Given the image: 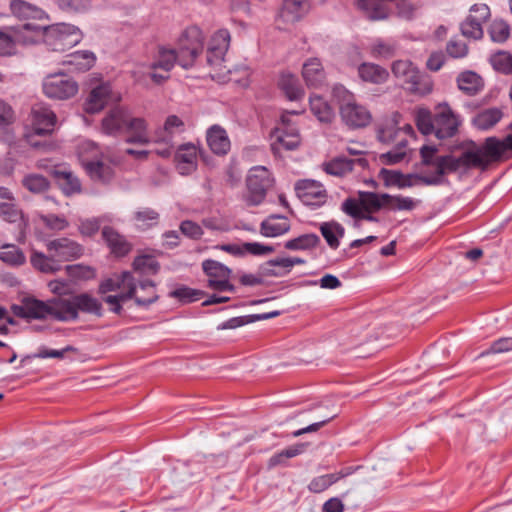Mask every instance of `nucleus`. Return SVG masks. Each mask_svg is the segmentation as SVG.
<instances>
[{"label":"nucleus","instance_id":"1","mask_svg":"<svg viewBox=\"0 0 512 512\" xmlns=\"http://www.w3.org/2000/svg\"><path fill=\"white\" fill-rule=\"evenodd\" d=\"M203 43L204 36L201 29L197 26L187 27L177 40V49L159 48L155 61L149 65L137 66L133 71V76L137 81H140V74L144 73L145 69H161L168 73L175 64L184 69H189L202 52Z\"/></svg>","mask_w":512,"mask_h":512},{"label":"nucleus","instance_id":"2","mask_svg":"<svg viewBox=\"0 0 512 512\" xmlns=\"http://www.w3.org/2000/svg\"><path fill=\"white\" fill-rule=\"evenodd\" d=\"M99 291L103 294L119 291L118 294L108 295L104 301L110 306V310L114 313H120L122 305L128 300L133 299L139 307H148L158 300L155 284L149 280L139 281L133 273L124 271L115 274L103 281L99 287Z\"/></svg>","mask_w":512,"mask_h":512},{"label":"nucleus","instance_id":"3","mask_svg":"<svg viewBox=\"0 0 512 512\" xmlns=\"http://www.w3.org/2000/svg\"><path fill=\"white\" fill-rule=\"evenodd\" d=\"M512 152V135L504 139L488 137L482 145L472 142L459 157L447 156L438 161L440 173L454 172L471 167H487Z\"/></svg>","mask_w":512,"mask_h":512},{"label":"nucleus","instance_id":"4","mask_svg":"<svg viewBox=\"0 0 512 512\" xmlns=\"http://www.w3.org/2000/svg\"><path fill=\"white\" fill-rule=\"evenodd\" d=\"M332 95L339 105L342 121L351 128L367 126L371 121L369 110L359 104L353 93L343 85L337 84L332 89Z\"/></svg>","mask_w":512,"mask_h":512},{"label":"nucleus","instance_id":"5","mask_svg":"<svg viewBox=\"0 0 512 512\" xmlns=\"http://www.w3.org/2000/svg\"><path fill=\"white\" fill-rule=\"evenodd\" d=\"M81 165L91 179L108 182L113 176L112 166L105 160L100 148L90 140L82 141L78 146Z\"/></svg>","mask_w":512,"mask_h":512},{"label":"nucleus","instance_id":"6","mask_svg":"<svg viewBox=\"0 0 512 512\" xmlns=\"http://www.w3.org/2000/svg\"><path fill=\"white\" fill-rule=\"evenodd\" d=\"M394 77L410 92L427 95L433 89V81L409 60H397L391 67Z\"/></svg>","mask_w":512,"mask_h":512},{"label":"nucleus","instance_id":"7","mask_svg":"<svg viewBox=\"0 0 512 512\" xmlns=\"http://www.w3.org/2000/svg\"><path fill=\"white\" fill-rule=\"evenodd\" d=\"M230 46V33L227 29H219L210 39L207 49V64L212 68L211 77L219 82L228 80L230 70L225 65V55Z\"/></svg>","mask_w":512,"mask_h":512},{"label":"nucleus","instance_id":"8","mask_svg":"<svg viewBox=\"0 0 512 512\" xmlns=\"http://www.w3.org/2000/svg\"><path fill=\"white\" fill-rule=\"evenodd\" d=\"M43 27L42 42L52 51H64L76 46L83 38L81 30L72 24L57 23Z\"/></svg>","mask_w":512,"mask_h":512},{"label":"nucleus","instance_id":"9","mask_svg":"<svg viewBox=\"0 0 512 512\" xmlns=\"http://www.w3.org/2000/svg\"><path fill=\"white\" fill-rule=\"evenodd\" d=\"M297 111H286L281 115L280 123L271 134V148L278 154L282 150H295L301 143V136L293 117Z\"/></svg>","mask_w":512,"mask_h":512},{"label":"nucleus","instance_id":"10","mask_svg":"<svg viewBox=\"0 0 512 512\" xmlns=\"http://www.w3.org/2000/svg\"><path fill=\"white\" fill-rule=\"evenodd\" d=\"M274 179L265 166L252 167L246 177L247 192L244 201L248 206H258L263 203L267 191L272 187Z\"/></svg>","mask_w":512,"mask_h":512},{"label":"nucleus","instance_id":"11","mask_svg":"<svg viewBox=\"0 0 512 512\" xmlns=\"http://www.w3.org/2000/svg\"><path fill=\"white\" fill-rule=\"evenodd\" d=\"M42 89L50 99L65 100L77 94L78 84L66 74L52 73L44 77Z\"/></svg>","mask_w":512,"mask_h":512},{"label":"nucleus","instance_id":"12","mask_svg":"<svg viewBox=\"0 0 512 512\" xmlns=\"http://www.w3.org/2000/svg\"><path fill=\"white\" fill-rule=\"evenodd\" d=\"M461 124V116L454 112L447 102H441L435 106L434 135L438 139L444 140L454 137Z\"/></svg>","mask_w":512,"mask_h":512},{"label":"nucleus","instance_id":"13","mask_svg":"<svg viewBox=\"0 0 512 512\" xmlns=\"http://www.w3.org/2000/svg\"><path fill=\"white\" fill-rule=\"evenodd\" d=\"M202 268L208 277V286L217 291H233L234 286L230 283L231 269L226 265L215 261L205 260Z\"/></svg>","mask_w":512,"mask_h":512},{"label":"nucleus","instance_id":"14","mask_svg":"<svg viewBox=\"0 0 512 512\" xmlns=\"http://www.w3.org/2000/svg\"><path fill=\"white\" fill-rule=\"evenodd\" d=\"M184 131L183 121L176 115L167 117L162 128L156 130L153 140L157 143H163L165 148L157 150V154L162 157H168L171 154L174 144V138Z\"/></svg>","mask_w":512,"mask_h":512},{"label":"nucleus","instance_id":"15","mask_svg":"<svg viewBox=\"0 0 512 512\" xmlns=\"http://www.w3.org/2000/svg\"><path fill=\"white\" fill-rule=\"evenodd\" d=\"M11 310L15 316L23 319L44 320L50 317V300L42 301L34 297H24L21 304H14Z\"/></svg>","mask_w":512,"mask_h":512},{"label":"nucleus","instance_id":"16","mask_svg":"<svg viewBox=\"0 0 512 512\" xmlns=\"http://www.w3.org/2000/svg\"><path fill=\"white\" fill-rule=\"evenodd\" d=\"M295 189L297 196L306 206L319 207L327 200V192L318 181L310 179L298 181Z\"/></svg>","mask_w":512,"mask_h":512},{"label":"nucleus","instance_id":"17","mask_svg":"<svg viewBox=\"0 0 512 512\" xmlns=\"http://www.w3.org/2000/svg\"><path fill=\"white\" fill-rule=\"evenodd\" d=\"M47 252L61 265L62 262L72 261L82 255V247L69 238L49 240L45 244Z\"/></svg>","mask_w":512,"mask_h":512},{"label":"nucleus","instance_id":"18","mask_svg":"<svg viewBox=\"0 0 512 512\" xmlns=\"http://www.w3.org/2000/svg\"><path fill=\"white\" fill-rule=\"evenodd\" d=\"M55 113L47 106L36 105L31 112V132L35 135L51 134L56 126Z\"/></svg>","mask_w":512,"mask_h":512},{"label":"nucleus","instance_id":"19","mask_svg":"<svg viewBox=\"0 0 512 512\" xmlns=\"http://www.w3.org/2000/svg\"><path fill=\"white\" fill-rule=\"evenodd\" d=\"M10 27L17 53L19 52V47H28L42 42L44 32L41 25L25 23Z\"/></svg>","mask_w":512,"mask_h":512},{"label":"nucleus","instance_id":"20","mask_svg":"<svg viewBox=\"0 0 512 512\" xmlns=\"http://www.w3.org/2000/svg\"><path fill=\"white\" fill-rule=\"evenodd\" d=\"M198 154L199 149L193 143H184L177 148L174 161L179 174L190 175L197 169Z\"/></svg>","mask_w":512,"mask_h":512},{"label":"nucleus","instance_id":"21","mask_svg":"<svg viewBox=\"0 0 512 512\" xmlns=\"http://www.w3.org/2000/svg\"><path fill=\"white\" fill-rule=\"evenodd\" d=\"M118 100L119 96L112 92L110 84L101 83L91 90L85 102V111L87 113H97L109 103Z\"/></svg>","mask_w":512,"mask_h":512},{"label":"nucleus","instance_id":"22","mask_svg":"<svg viewBox=\"0 0 512 512\" xmlns=\"http://www.w3.org/2000/svg\"><path fill=\"white\" fill-rule=\"evenodd\" d=\"M311 8V0H284L278 21L294 24L303 19Z\"/></svg>","mask_w":512,"mask_h":512},{"label":"nucleus","instance_id":"23","mask_svg":"<svg viewBox=\"0 0 512 512\" xmlns=\"http://www.w3.org/2000/svg\"><path fill=\"white\" fill-rule=\"evenodd\" d=\"M130 112L124 107L111 109L102 120V132L107 135L123 134Z\"/></svg>","mask_w":512,"mask_h":512},{"label":"nucleus","instance_id":"24","mask_svg":"<svg viewBox=\"0 0 512 512\" xmlns=\"http://www.w3.org/2000/svg\"><path fill=\"white\" fill-rule=\"evenodd\" d=\"M124 133L127 135L126 141L128 143L146 145L152 140L146 120L141 117H133L131 114Z\"/></svg>","mask_w":512,"mask_h":512},{"label":"nucleus","instance_id":"25","mask_svg":"<svg viewBox=\"0 0 512 512\" xmlns=\"http://www.w3.org/2000/svg\"><path fill=\"white\" fill-rule=\"evenodd\" d=\"M50 310V317L61 322L75 321L78 319L74 296L50 299Z\"/></svg>","mask_w":512,"mask_h":512},{"label":"nucleus","instance_id":"26","mask_svg":"<svg viewBox=\"0 0 512 512\" xmlns=\"http://www.w3.org/2000/svg\"><path fill=\"white\" fill-rule=\"evenodd\" d=\"M398 115L393 119L387 121L378 131V139L383 143H393L405 136H413L414 129L410 124H405L403 127H398Z\"/></svg>","mask_w":512,"mask_h":512},{"label":"nucleus","instance_id":"27","mask_svg":"<svg viewBox=\"0 0 512 512\" xmlns=\"http://www.w3.org/2000/svg\"><path fill=\"white\" fill-rule=\"evenodd\" d=\"M438 149L435 145H424L420 149V155L422 161L426 165H432L436 169V174L431 177H423V182L427 185H437L440 184L443 180L444 174L447 172L440 173V169L438 167V161L441 158H445V156L437 155ZM448 155H446L447 157Z\"/></svg>","mask_w":512,"mask_h":512},{"label":"nucleus","instance_id":"28","mask_svg":"<svg viewBox=\"0 0 512 512\" xmlns=\"http://www.w3.org/2000/svg\"><path fill=\"white\" fill-rule=\"evenodd\" d=\"M10 11L13 16L21 20H43L48 18L47 13L43 9L25 0H12L10 2Z\"/></svg>","mask_w":512,"mask_h":512},{"label":"nucleus","instance_id":"29","mask_svg":"<svg viewBox=\"0 0 512 512\" xmlns=\"http://www.w3.org/2000/svg\"><path fill=\"white\" fill-rule=\"evenodd\" d=\"M206 139L211 151L217 155H225L230 150L227 132L219 125H213L207 130Z\"/></svg>","mask_w":512,"mask_h":512},{"label":"nucleus","instance_id":"30","mask_svg":"<svg viewBox=\"0 0 512 512\" xmlns=\"http://www.w3.org/2000/svg\"><path fill=\"white\" fill-rule=\"evenodd\" d=\"M302 75L308 87L319 88L324 85L326 74L319 59L310 58L303 64Z\"/></svg>","mask_w":512,"mask_h":512},{"label":"nucleus","instance_id":"31","mask_svg":"<svg viewBox=\"0 0 512 512\" xmlns=\"http://www.w3.org/2000/svg\"><path fill=\"white\" fill-rule=\"evenodd\" d=\"M290 230L289 220L278 214L268 216L260 225V233L265 237H278Z\"/></svg>","mask_w":512,"mask_h":512},{"label":"nucleus","instance_id":"32","mask_svg":"<svg viewBox=\"0 0 512 512\" xmlns=\"http://www.w3.org/2000/svg\"><path fill=\"white\" fill-rule=\"evenodd\" d=\"M102 237L111 252L117 257L125 256L131 250V244L126 238L111 227L102 229Z\"/></svg>","mask_w":512,"mask_h":512},{"label":"nucleus","instance_id":"33","mask_svg":"<svg viewBox=\"0 0 512 512\" xmlns=\"http://www.w3.org/2000/svg\"><path fill=\"white\" fill-rule=\"evenodd\" d=\"M456 81L459 90L469 96L478 94L484 87L482 77L470 70L461 72Z\"/></svg>","mask_w":512,"mask_h":512},{"label":"nucleus","instance_id":"34","mask_svg":"<svg viewBox=\"0 0 512 512\" xmlns=\"http://www.w3.org/2000/svg\"><path fill=\"white\" fill-rule=\"evenodd\" d=\"M503 117V112L497 107L487 108L479 111L472 118V125L481 131L493 128Z\"/></svg>","mask_w":512,"mask_h":512},{"label":"nucleus","instance_id":"35","mask_svg":"<svg viewBox=\"0 0 512 512\" xmlns=\"http://www.w3.org/2000/svg\"><path fill=\"white\" fill-rule=\"evenodd\" d=\"M358 75L364 82L382 84L387 81L389 72L377 64L365 62L359 65Z\"/></svg>","mask_w":512,"mask_h":512},{"label":"nucleus","instance_id":"36","mask_svg":"<svg viewBox=\"0 0 512 512\" xmlns=\"http://www.w3.org/2000/svg\"><path fill=\"white\" fill-rule=\"evenodd\" d=\"M278 85L285 96L291 101H297L304 96V90L297 77L290 72L281 74Z\"/></svg>","mask_w":512,"mask_h":512},{"label":"nucleus","instance_id":"37","mask_svg":"<svg viewBox=\"0 0 512 512\" xmlns=\"http://www.w3.org/2000/svg\"><path fill=\"white\" fill-rule=\"evenodd\" d=\"M30 262L35 269L42 273H55L61 269V265L49 252L45 254L37 250H32Z\"/></svg>","mask_w":512,"mask_h":512},{"label":"nucleus","instance_id":"38","mask_svg":"<svg viewBox=\"0 0 512 512\" xmlns=\"http://www.w3.org/2000/svg\"><path fill=\"white\" fill-rule=\"evenodd\" d=\"M310 110L312 114L322 123H330L335 112L329 103L321 96L311 95L309 98Z\"/></svg>","mask_w":512,"mask_h":512},{"label":"nucleus","instance_id":"39","mask_svg":"<svg viewBox=\"0 0 512 512\" xmlns=\"http://www.w3.org/2000/svg\"><path fill=\"white\" fill-rule=\"evenodd\" d=\"M54 175L64 194L72 195L80 191V181L70 170L58 168L54 171Z\"/></svg>","mask_w":512,"mask_h":512},{"label":"nucleus","instance_id":"40","mask_svg":"<svg viewBox=\"0 0 512 512\" xmlns=\"http://www.w3.org/2000/svg\"><path fill=\"white\" fill-rule=\"evenodd\" d=\"M95 61L94 53L84 50L69 54L64 63L72 66L73 71L83 72L89 70L95 64Z\"/></svg>","mask_w":512,"mask_h":512},{"label":"nucleus","instance_id":"41","mask_svg":"<svg viewBox=\"0 0 512 512\" xmlns=\"http://www.w3.org/2000/svg\"><path fill=\"white\" fill-rule=\"evenodd\" d=\"M76 311L100 316L102 314L101 302L87 293L74 295Z\"/></svg>","mask_w":512,"mask_h":512},{"label":"nucleus","instance_id":"42","mask_svg":"<svg viewBox=\"0 0 512 512\" xmlns=\"http://www.w3.org/2000/svg\"><path fill=\"white\" fill-rule=\"evenodd\" d=\"M0 216L7 222L18 223V227L21 230V233H26L28 222L24 218L23 213L16 207L13 202L0 204Z\"/></svg>","mask_w":512,"mask_h":512},{"label":"nucleus","instance_id":"43","mask_svg":"<svg viewBox=\"0 0 512 512\" xmlns=\"http://www.w3.org/2000/svg\"><path fill=\"white\" fill-rule=\"evenodd\" d=\"M414 119L418 130L423 135H434L435 113L432 114L427 108H417L414 113Z\"/></svg>","mask_w":512,"mask_h":512},{"label":"nucleus","instance_id":"44","mask_svg":"<svg viewBox=\"0 0 512 512\" xmlns=\"http://www.w3.org/2000/svg\"><path fill=\"white\" fill-rule=\"evenodd\" d=\"M0 260L10 266H21L26 262V256L16 245L4 244L0 247Z\"/></svg>","mask_w":512,"mask_h":512},{"label":"nucleus","instance_id":"45","mask_svg":"<svg viewBox=\"0 0 512 512\" xmlns=\"http://www.w3.org/2000/svg\"><path fill=\"white\" fill-rule=\"evenodd\" d=\"M320 231L327 244L336 249L339 246V239L344 235V228L335 221L323 222Z\"/></svg>","mask_w":512,"mask_h":512},{"label":"nucleus","instance_id":"46","mask_svg":"<svg viewBox=\"0 0 512 512\" xmlns=\"http://www.w3.org/2000/svg\"><path fill=\"white\" fill-rule=\"evenodd\" d=\"M319 242L320 238L318 235L314 233H307L286 241L284 247L292 251H304L316 247Z\"/></svg>","mask_w":512,"mask_h":512},{"label":"nucleus","instance_id":"47","mask_svg":"<svg viewBox=\"0 0 512 512\" xmlns=\"http://www.w3.org/2000/svg\"><path fill=\"white\" fill-rule=\"evenodd\" d=\"M354 161L345 157H337L324 164L327 174L342 177L352 171Z\"/></svg>","mask_w":512,"mask_h":512},{"label":"nucleus","instance_id":"48","mask_svg":"<svg viewBox=\"0 0 512 512\" xmlns=\"http://www.w3.org/2000/svg\"><path fill=\"white\" fill-rule=\"evenodd\" d=\"M261 269L267 276L282 277L291 271L290 261L287 257H278L266 262Z\"/></svg>","mask_w":512,"mask_h":512},{"label":"nucleus","instance_id":"49","mask_svg":"<svg viewBox=\"0 0 512 512\" xmlns=\"http://www.w3.org/2000/svg\"><path fill=\"white\" fill-rule=\"evenodd\" d=\"M347 475H349V472H339L321 475L312 479L308 485V488L313 493H320Z\"/></svg>","mask_w":512,"mask_h":512},{"label":"nucleus","instance_id":"50","mask_svg":"<svg viewBox=\"0 0 512 512\" xmlns=\"http://www.w3.org/2000/svg\"><path fill=\"white\" fill-rule=\"evenodd\" d=\"M387 208L391 211H412L420 203L419 200L402 195L387 194Z\"/></svg>","mask_w":512,"mask_h":512},{"label":"nucleus","instance_id":"51","mask_svg":"<svg viewBox=\"0 0 512 512\" xmlns=\"http://www.w3.org/2000/svg\"><path fill=\"white\" fill-rule=\"evenodd\" d=\"M407 139L401 138L397 141L395 147L381 155V160L385 164H396L401 162L406 156Z\"/></svg>","mask_w":512,"mask_h":512},{"label":"nucleus","instance_id":"52","mask_svg":"<svg viewBox=\"0 0 512 512\" xmlns=\"http://www.w3.org/2000/svg\"><path fill=\"white\" fill-rule=\"evenodd\" d=\"M159 264L154 257L150 255L138 256L133 261V269L139 274H155L158 271Z\"/></svg>","mask_w":512,"mask_h":512},{"label":"nucleus","instance_id":"53","mask_svg":"<svg viewBox=\"0 0 512 512\" xmlns=\"http://www.w3.org/2000/svg\"><path fill=\"white\" fill-rule=\"evenodd\" d=\"M22 185L32 193H42L49 187V182L44 176L31 173L24 176Z\"/></svg>","mask_w":512,"mask_h":512},{"label":"nucleus","instance_id":"54","mask_svg":"<svg viewBox=\"0 0 512 512\" xmlns=\"http://www.w3.org/2000/svg\"><path fill=\"white\" fill-rule=\"evenodd\" d=\"M17 54L11 27L7 26L0 29V56H13Z\"/></svg>","mask_w":512,"mask_h":512},{"label":"nucleus","instance_id":"55","mask_svg":"<svg viewBox=\"0 0 512 512\" xmlns=\"http://www.w3.org/2000/svg\"><path fill=\"white\" fill-rule=\"evenodd\" d=\"M159 214L152 208H142L134 213L133 221L140 228H148L155 225Z\"/></svg>","mask_w":512,"mask_h":512},{"label":"nucleus","instance_id":"56","mask_svg":"<svg viewBox=\"0 0 512 512\" xmlns=\"http://www.w3.org/2000/svg\"><path fill=\"white\" fill-rule=\"evenodd\" d=\"M461 32L465 37L478 40L483 36L482 23L479 22L474 15H469L461 24Z\"/></svg>","mask_w":512,"mask_h":512},{"label":"nucleus","instance_id":"57","mask_svg":"<svg viewBox=\"0 0 512 512\" xmlns=\"http://www.w3.org/2000/svg\"><path fill=\"white\" fill-rule=\"evenodd\" d=\"M490 62L495 70L504 74L512 73V55L510 53L497 52L492 55Z\"/></svg>","mask_w":512,"mask_h":512},{"label":"nucleus","instance_id":"58","mask_svg":"<svg viewBox=\"0 0 512 512\" xmlns=\"http://www.w3.org/2000/svg\"><path fill=\"white\" fill-rule=\"evenodd\" d=\"M510 34L509 25L503 20H495L489 27V35L493 42L503 43Z\"/></svg>","mask_w":512,"mask_h":512},{"label":"nucleus","instance_id":"59","mask_svg":"<svg viewBox=\"0 0 512 512\" xmlns=\"http://www.w3.org/2000/svg\"><path fill=\"white\" fill-rule=\"evenodd\" d=\"M38 220L49 230L62 231L68 227V221L64 216L55 214H39Z\"/></svg>","mask_w":512,"mask_h":512},{"label":"nucleus","instance_id":"60","mask_svg":"<svg viewBox=\"0 0 512 512\" xmlns=\"http://www.w3.org/2000/svg\"><path fill=\"white\" fill-rule=\"evenodd\" d=\"M58 8L67 13H85L89 5L85 0H55Z\"/></svg>","mask_w":512,"mask_h":512},{"label":"nucleus","instance_id":"61","mask_svg":"<svg viewBox=\"0 0 512 512\" xmlns=\"http://www.w3.org/2000/svg\"><path fill=\"white\" fill-rule=\"evenodd\" d=\"M104 221H112L110 215H103L99 218L87 219L81 222L79 229L80 232L85 236L94 235L100 228Z\"/></svg>","mask_w":512,"mask_h":512},{"label":"nucleus","instance_id":"62","mask_svg":"<svg viewBox=\"0 0 512 512\" xmlns=\"http://www.w3.org/2000/svg\"><path fill=\"white\" fill-rule=\"evenodd\" d=\"M446 52L452 58H464L468 54V46L463 40L451 39L446 45Z\"/></svg>","mask_w":512,"mask_h":512},{"label":"nucleus","instance_id":"63","mask_svg":"<svg viewBox=\"0 0 512 512\" xmlns=\"http://www.w3.org/2000/svg\"><path fill=\"white\" fill-rule=\"evenodd\" d=\"M396 48V44L392 41L378 40L373 45L372 53L375 57L389 58L394 55Z\"/></svg>","mask_w":512,"mask_h":512},{"label":"nucleus","instance_id":"64","mask_svg":"<svg viewBox=\"0 0 512 512\" xmlns=\"http://www.w3.org/2000/svg\"><path fill=\"white\" fill-rule=\"evenodd\" d=\"M342 210L347 215L354 219H361L364 217V210L362 205L355 199L348 198L342 203Z\"/></svg>","mask_w":512,"mask_h":512}]
</instances>
